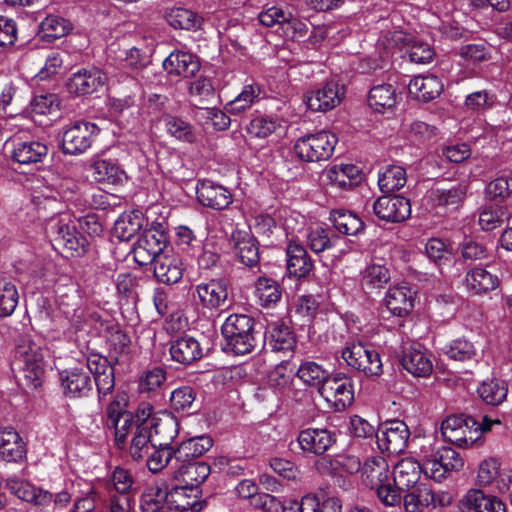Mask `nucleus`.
<instances>
[{
    "mask_svg": "<svg viewBox=\"0 0 512 512\" xmlns=\"http://www.w3.org/2000/svg\"><path fill=\"white\" fill-rule=\"evenodd\" d=\"M255 319L246 314H231L224 321L221 333L224 338L223 349L235 355L251 353L260 341Z\"/></svg>",
    "mask_w": 512,
    "mask_h": 512,
    "instance_id": "nucleus-1",
    "label": "nucleus"
},
{
    "mask_svg": "<svg viewBox=\"0 0 512 512\" xmlns=\"http://www.w3.org/2000/svg\"><path fill=\"white\" fill-rule=\"evenodd\" d=\"M362 482L366 487L375 490L379 501L385 506L401 504L402 495L393 487L389 464L382 456H373L364 462Z\"/></svg>",
    "mask_w": 512,
    "mask_h": 512,
    "instance_id": "nucleus-2",
    "label": "nucleus"
},
{
    "mask_svg": "<svg viewBox=\"0 0 512 512\" xmlns=\"http://www.w3.org/2000/svg\"><path fill=\"white\" fill-rule=\"evenodd\" d=\"M46 235L53 248L71 256H82L86 252L87 239L76 226L63 218H51L45 227Z\"/></svg>",
    "mask_w": 512,
    "mask_h": 512,
    "instance_id": "nucleus-3",
    "label": "nucleus"
},
{
    "mask_svg": "<svg viewBox=\"0 0 512 512\" xmlns=\"http://www.w3.org/2000/svg\"><path fill=\"white\" fill-rule=\"evenodd\" d=\"M13 365L22 373L28 387L41 386L45 373L44 351L31 340H23L16 346Z\"/></svg>",
    "mask_w": 512,
    "mask_h": 512,
    "instance_id": "nucleus-4",
    "label": "nucleus"
},
{
    "mask_svg": "<svg viewBox=\"0 0 512 512\" xmlns=\"http://www.w3.org/2000/svg\"><path fill=\"white\" fill-rule=\"evenodd\" d=\"M338 138L335 134L321 130L298 138L294 145L296 155L306 162H321L331 158Z\"/></svg>",
    "mask_w": 512,
    "mask_h": 512,
    "instance_id": "nucleus-5",
    "label": "nucleus"
},
{
    "mask_svg": "<svg viewBox=\"0 0 512 512\" xmlns=\"http://www.w3.org/2000/svg\"><path fill=\"white\" fill-rule=\"evenodd\" d=\"M341 358L353 370L366 377L380 376L383 364L380 354L362 342H349L341 351Z\"/></svg>",
    "mask_w": 512,
    "mask_h": 512,
    "instance_id": "nucleus-6",
    "label": "nucleus"
},
{
    "mask_svg": "<svg viewBox=\"0 0 512 512\" xmlns=\"http://www.w3.org/2000/svg\"><path fill=\"white\" fill-rule=\"evenodd\" d=\"M100 129L95 123L80 120L64 128L61 149L64 154L78 155L91 147Z\"/></svg>",
    "mask_w": 512,
    "mask_h": 512,
    "instance_id": "nucleus-7",
    "label": "nucleus"
},
{
    "mask_svg": "<svg viewBox=\"0 0 512 512\" xmlns=\"http://www.w3.org/2000/svg\"><path fill=\"white\" fill-rule=\"evenodd\" d=\"M319 394L336 411H343L354 401L352 379L342 373L329 376L327 381L319 387Z\"/></svg>",
    "mask_w": 512,
    "mask_h": 512,
    "instance_id": "nucleus-8",
    "label": "nucleus"
},
{
    "mask_svg": "<svg viewBox=\"0 0 512 512\" xmlns=\"http://www.w3.org/2000/svg\"><path fill=\"white\" fill-rule=\"evenodd\" d=\"M106 81V74L100 68L91 66L72 73L67 78L65 87L70 95L80 97L98 92Z\"/></svg>",
    "mask_w": 512,
    "mask_h": 512,
    "instance_id": "nucleus-9",
    "label": "nucleus"
},
{
    "mask_svg": "<svg viewBox=\"0 0 512 512\" xmlns=\"http://www.w3.org/2000/svg\"><path fill=\"white\" fill-rule=\"evenodd\" d=\"M376 443L382 452L400 454L407 448L410 431L404 421L392 420L376 432Z\"/></svg>",
    "mask_w": 512,
    "mask_h": 512,
    "instance_id": "nucleus-10",
    "label": "nucleus"
},
{
    "mask_svg": "<svg viewBox=\"0 0 512 512\" xmlns=\"http://www.w3.org/2000/svg\"><path fill=\"white\" fill-rule=\"evenodd\" d=\"M399 364L414 377H427L433 371L429 352L419 343L405 344L397 352Z\"/></svg>",
    "mask_w": 512,
    "mask_h": 512,
    "instance_id": "nucleus-11",
    "label": "nucleus"
},
{
    "mask_svg": "<svg viewBox=\"0 0 512 512\" xmlns=\"http://www.w3.org/2000/svg\"><path fill=\"white\" fill-rule=\"evenodd\" d=\"M372 212L382 221L398 223L410 216L411 204L400 195H383L373 202Z\"/></svg>",
    "mask_w": 512,
    "mask_h": 512,
    "instance_id": "nucleus-12",
    "label": "nucleus"
},
{
    "mask_svg": "<svg viewBox=\"0 0 512 512\" xmlns=\"http://www.w3.org/2000/svg\"><path fill=\"white\" fill-rule=\"evenodd\" d=\"M338 434L326 428H306L299 432L297 443L305 454L321 456L337 442Z\"/></svg>",
    "mask_w": 512,
    "mask_h": 512,
    "instance_id": "nucleus-13",
    "label": "nucleus"
},
{
    "mask_svg": "<svg viewBox=\"0 0 512 512\" xmlns=\"http://www.w3.org/2000/svg\"><path fill=\"white\" fill-rule=\"evenodd\" d=\"M59 381L65 397H87L93 389L92 379L85 366L68 368L59 372Z\"/></svg>",
    "mask_w": 512,
    "mask_h": 512,
    "instance_id": "nucleus-14",
    "label": "nucleus"
},
{
    "mask_svg": "<svg viewBox=\"0 0 512 512\" xmlns=\"http://www.w3.org/2000/svg\"><path fill=\"white\" fill-rule=\"evenodd\" d=\"M193 296L203 309H222L228 306L227 282L222 278H218L200 283L196 285Z\"/></svg>",
    "mask_w": 512,
    "mask_h": 512,
    "instance_id": "nucleus-15",
    "label": "nucleus"
},
{
    "mask_svg": "<svg viewBox=\"0 0 512 512\" xmlns=\"http://www.w3.org/2000/svg\"><path fill=\"white\" fill-rule=\"evenodd\" d=\"M6 488L19 499L31 503L39 511H43L46 507L51 505L53 500V493L38 488L19 479L15 476L8 477L5 480Z\"/></svg>",
    "mask_w": 512,
    "mask_h": 512,
    "instance_id": "nucleus-16",
    "label": "nucleus"
},
{
    "mask_svg": "<svg viewBox=\"0 0 512 512\" xmlns=\"http://www.w3.org/2000/svg\"><path fill=\"white\" fill-rule=\"evenodd\" d=\"M163 69L170 77L191 78L194 77L201 68L199 58L186 51H172L163 61Z\"/></svg>",
    "mask_w": 512,
    "mask_h": 512,
    "instance_id": "nucleus-17",
    "label": "nucleus"
},
{
    "mask_svg": "<svg viewBox=\"0 0 512 512\" xmlns=\"http://www.w3.org/2000/svg\"><path fill=\"white\" fill-rule=\"evenodd\" d=\"M335 81L326 82L321 88L305 96L307 107L314 112H326L340 104L344 92Z\"/></svg>",
    "mask_w": 512,
    "mask_h": 512,
    "instance_id": "nucleus-18",
    "label": "nucleus"
},
{
    "mask_svg": "<svg viewBox=\"0 0 512 512\" xmlns=\"http://www.w3.org/2000/svg\"><path fill=\"white\" fill-rule=\"evenodd\" d=\"M9 145H11L10 157L11 159L20 165H34L42 163L47 157L49 148L46 144L35 141L21 139H13Z\"/></svg>",
    "mask_w": 512,
    "mask_h": 512,
    "instance_id": "nucleus-19",
    "label": "nucleus"
},
{
    "mask_svg": "<svg viewBox=\"0 0 512 512\" xmlns=\"http://www.w3.org/2000/svg\"><path fill=\"white\" fill-rule=\"evenodd\" d=\"M234 253L243 265L253 268L259 264L260 255L257 239L248 231L235 229L230 237Z\"/></svg>",
    "mask_w": 512,
    "mask_h": 512,
    "instance_id": "nucleus-20",
    "label": "nucleus"
},
{
    "mask_svg": "<svg viewBox=\"0 0 512 512\" xmlns=\"http://www.w3.org/2000/svg\"><path fill=\"white\" fill-rule=\"evenodd\" d=\"M210 472V466L203 461L174 465L175 479L187 486L191 493H199V486L208 478Z\"/></svg>",
    "mask_w": 512,
    "mask_h": 512,
    "instance_id": "nucleus-21",
    "label": "nucleus"
},
{
    "mask_svg": "<svg viewBox=\"0 0 512 512\" xmlns=\"http://www.w3.org/2000/svg\"><path fill=\"white\" fill-rule=\"evenodd\" d=\"M198 201L205 207L223 210L232 202V194L222 185L210 180L200 181L196 187Z\"/></svg>",
    "mask_w": 512,
    "mask_h": 512,
    "instance_id": "nucleus-22",
    "label": "nucleus"
},
{
    "mask_svg": "<svg viewBox=\"0 0 512 512\" xmlns=\"http://www.w3.org/2000/svg\"><path fill=\"white\" fill-rule=\"evenodd\" d=\"M153 414V407L149 404L138 408L136 413L124 414L122 417L113 420L112 423L107 425L109 428L114 429L115 444L119 449L126 448L128 444L129 431L135 428L136 425L143 418H148Z\"/></svg>",
    "mask_w": 512,
    "mask_h": 512,
    "instance_id": "nucleus-23",
    "label": "nucleus"
},
{
    "mask_svg": "<svg viewBox=\"0 0 512 512\" xmlns=\"http://www.w3.org/2000/svg\"><path fill=\"white\" fill-rule=\"evenodd\" d=\"M422 472L421 464L415 459H401L394 467L392 485L401 494V491L418 485Z\"/></svg>",
    "mask_w": 512,
    "mask_h": 512,
    "instance_id": "nucleus-24",
    "label": "nucleus"
},
{
    "mask_svg": "<svg viewBox=\"0 0 512 512\" xmlns=\"http://www.w3.org/2000/svg\"><path fill=\"white\" fill-rule=\"evenodd\" d=\"M287 271L298 279L306 278L314 268V263L305 247L294 241L289 242L286 248Z\"/></svg>",
    "mask_w": 512,
    "mask_h": 512,
    "instance_id": "nucleus-25",
    "label": "nucleus"
},
{
    "mask_svg": "<svg viewBox=\"0 0 512 512\" xmlns=\"http://www.w3.org/2000/svg\"><path fill=\"white\" fill-rule=\"evenodd\" d=\"M169 352L173 361L185 366L191 365L203 356L199 341L187 335L171 341Z\"/></svg>",
    "mask_w": 512,
    "mask_h": 512,
    "instance_id": "nucleus-26",
    "label": "nucleus"
},
{
    "mask_svg": "<svg viewBox=\"0 0 512 512\" xmlns=\"http://www.w3.org/2000/svg\"><path fill=\"white\" fill-rule=\"evenodd\" d=\"M184 272L182 259L173 254L159 256L153 268L154 277L158 282L166 285L178 283Z\"/></svg>",
    "mask_w": 512,
    "mask_h": 512,
    "instance_id": "nucleus-27",
    "label": "nucleus"
},
{
    "mask_svg": "<svg viewBox=\"0 0 512 512\" xmlns=\"http://www.w3.org/2000/svg\"><path fill=\"white\" fill-rule=\"evenodd\" d=\"M464 507L472 512H506V505L495 495L471 489L463 498Z\"/></svg>",
    "mask_w": 512,
    "mask_h": 512,
    "instance_id": "nucleus-28",
    "label": "nucleus"
},
{
    "mask_svg": "<svg viewBox=\"0 0 512 512\" xmlns=\"http://www.w3.org/2000/svg\"><path fill=\"white\" fill-rule=\"evenodd\" d=\"M409 93L416 99L429 102L443 91L442 81L435 75L417 76L410 80Z\"/></svg>",
    "mask_w": 512,
    "mask_h": 512,
    "instance_id": "nucleus-29",
    "label": "nucleus"
},
{
    "mask_svg": "<svg viewBox=\"0 0 512 512\" xmlns=\"http://www.w3.org/2000/svg\"><path fill=\"white\" fill-rule=\"evenodd\" d=\"M264 345L272 351H291L296 339L290 327L283 323H272L265 332Z\"/></svg>",
    "mask_w": 512,
    "mask_h": 512,
    "instance_id": "nucleus-30",
    "label": "nucleus"
},
{
    "mask_svg": "<svg viewBox=\"0 0 512 512\" xmlns=\"http://www.w3.org/2000/svg\"><path fill=\"white\" fill-rule=\"evenodd\" d=\"M146 222L140 210L124 212L114 223V235L121 241H129L143 229Z\"/></svg>",
    "mask_w": 512,
    "mask_h": 512,
    "instance_id": "nucleus-31",
    "label": "nucleus"
},
{
    "mask_svg": "<svg viewBox=\"0 0 512 512\" xmlns=\"http://www.w3.org/2000/svg\"><path fill=\"white\" fill-rule=\"evenodd\" d=\"M213 446L210 436L202 435L182 441L175 449L176 463L195 462Z\"/></svg>",
    "mask_w": 512,
    "mask_h": 512,
    "instance_id": "nucleus-32",
    "label": "nucleus"
},
{
    "mask_svg": "<svg viewBox=\"0 0 512 512\" xmlns=\"http://www.w3.org/2000/svg\"><path fill=\"white\" fill-rule=\"evenodd\" d=\"M90 169L93 179L99 183L119 185L127 180L125 171L113 159L96 160Z\"/></svg>",
    "mask_w": 512,
    "mask_h": 512,
    "instance_id": "nucleus-33",
    "label": "nucleus"
},
{
    "mask_svg": "<svg viewBox=\"0 0 512 512\" xmlns=\"http://www.w3.org/2000/svg\"><path fill=\"white\" fill-rule=\"evenodd\" d=\"M25 454V444L17 431L0 429V457L7 462H18Z\"/></svg>",
    "mask_w": 512,
    "mask_h": 512,
    "instance_id": "nucleus-34",
    "label": "nucleus"
},
{
    "mask_svg": "<svg viewBox=\"0 0 512 512\" xmlns=\"http://www.w3.org/2000/svg\"><path fill=\"white\" fill-rule=\"evenodd\" d=\"M384 301L387 309L394 316L405 317L413 309L412 293L406 286L390 287Z\"/></svg>",
    "mask_w": 512,
    "mask_h": 512,
    "instance_id": "nucleus-35",
    "label": "nucleus"
},
{
    "mask_svg": "<svg viewBox=\"0 0 512 512\" xmlns=\"http://www.w3.org/2000/svg\"><path fill=\"white\" fill-rule=\"evenodd\" d=\"M464 282L466 288L476 295L492 291L499 285L498 277L482 267H474L468 270Z\"/></svg>",
    "mask_w": 512,
    "mask_h": 512,
    "instance_id": "nucleus-36",
    "label": "nucleus"
},
{
    "mask_svg": "<svg viewBox=\"0 0 512 512\" xmlns=\"http://www.w3.org/2000/svg\"><path fill=\"white\" fill-rule=\"evenodd\" d=\"M407 491L402 496L406 512H422L425 507L435 504V495L432 488L426 483H419Z\"/></svg>",
    "mask_w": 512,
    "mask_h": 512,
    "instance_id": "nucleus-37",
    "label": "nucleus"
},
{
    "mask_svg": "<svg viewBox=\"0 0 512 512\" xmlns=\"http://www.w3.org/2000/svg\"><path fill=\"white\" fill-rule=\"evenodd\" d=\"M254 288L258 303L264 308L275 306L281 300V285L277 280L271 277H258L255 281Z\"/></svg>",
    "mask_w": 512,
    "mask_h": 512,
    "instance_id": "nucleus-38",
    "label": "nucleus"
},
{
    "mask_svg": "<svg viewBox=\"0 0 512 512\" xmlns=\"http://www.w3.org/2000/svg\"><path fill=\"white\" fill-rule=\"evenodd\" d=\"M146 251H150L157 258L164 253L168 238L164 226L161 223L153 224L149 229H145L137 240Z\"/></svg>",
    "mask_w": 512,
    "mask_h": 512,
    "instance_id": "nucleus-39",
    "label": "nucleus"
},
{
    "mask_svg": "<svg viewBox=\"0 0 512 512\" xmlns=\"http://www.w3.org/2000/svg\"><path fill=\"white\" fill-rule=\"evenodd\" d=\"M152 434L155 447H172L173 440L178 435V422L173 417L164 419L151 415Z\"/></svg>",
    "mask_w": 512,
    "mask_h": 512,
    "instance_id": "nucleus-40",
    "label": "nucleus"
},
{
    "mask_svg": "<svg viewBox=\"0 0 512 512\" xmlns=\"http://www.w3.org/2000/svg\"><path fill=\"white\" fill-rule=\"evenodd\" d=\"M166 20L171 27L188 31H197L202 28L204 23L201 15L182 7L172 8L166 14Z\"/></svg>",
    "mask_w": 512,
    "mask_h": 512,
    "instance_id": "nucleus-41",
    "label": "nucleus"
},
{
    "mask_svg": "<svg viewBox=\"0 0 512 512\" xmlns=\"http://www.w3.org/2000/svg\"><path fill=\"white\" fill-rule=\"evenodd\" d=\"M468 186L459 183L450 188H435L431 192V198L438 206L456 209L464 202Z\"/></svg>",
    "mask_w": 512,
    "mask_h": 512,
    "instance_id": "nucleus-42",
    "label": "nucleus"
},
{
    "mask_svg": "<svg viewBox=\"0 0 512 512\" xmlns=\"http://www.w3.org/2000/svg\"><path fill=\"white\" fill-rule=\"evenodd\" d=\"M152 426L144 425L138 432L134 439H130L127 447L128 455L133 461L140 462L149 455L152 448L155 447L153 443Z\"/></svg>",
    "mask_w": 512,
    "mask_h": 512,
    "instance_id": "nucleus-43",
    "label": "nucleus"
},
{
    "mask_svg": "<svg viewBox=\"0 0 512 512\" xmlns=\"http://www.w3.org/2000/svg\"><path fill=\"white\" fill-rule=\"evenodd\" d=\"M396 102V90L391 84H378L369 91L368 103L376 112L391 109L395 106Z\"/></svg>",
    "mask_w": 512,
    "mask_h": 512,
    "instance_id": "nucleus-44",
    "label": "nucleus"
},
{
    "mask_svg": "<svg viewBox=\"0 0 512 512\" xmlns=\"http://www.w3.org/2000/svg\"><path fill=\"white\" fill-rule=\"evenodd\" d=\"M330 220L335 229L345 235H357L364 230V222L354 213L345 210H333Z\"/></svg>",
    "mask_w": 512,
    "mask_h": 512,
    "instance_id": "nucleus-45",
    "label": "nucleus"
},
{
    "mask_svg": "<svg viewBox=\"0 0 512 512\" xmlns=\"http://www.w3.org/2000/svg\"><path fill=\"white\" fill-rule=\"evenodd\" d=\"M167 133L177 140L194 143L197 139V134L194 126L176 115H165L163 119Z\"/></svg>",
    "mask_w": 512,
    "mask_h": 512,
    "instance_id": "nucleus-46",
    "label": "nucleus"
},
{
    "mask_svg": "<svg viewBox=\"0 0 512 512\" xmlns=\"http://www.w3.org/2000/svg\"><path fill=\"white\" fill-rule=\"evenodd\" d=\"M71 23L63 17L48 15L39 25V32L42 39L54 41L68 34L71 30Z\"/></svg>",
    "mask_w": 512,
    "mask_h": 512,
    "instance_id": "nucleus-47",
    "label": "nucleus"
},
{
    "mask_svg": "<svg viewBox=\"0 0 512 512\" xmlns=\"http://www.w3.org/2000/svg\"><path fill=\"white\" fill-rule=\"evenodd\" d=\"M296 376L307 386L319 387L327 381L330 374L314 361L303 362L296 371Z\"/></svg>",
    "mask_w": 512,
    "mask_h": 512,
    "instance_id": "nucleus-48",
    "label": "nucleus"
},
{
    "mask_svg": "<svg viewBox=\"0 0 512 512\" xmlns=\"http://www.w3.org/2000/svg\"><path fill=\"white\" fill-rule=\"evenodd\" d=\"M477 393L483 402L496 406L506 399L508 387L504 381L491 379L483 381L478 387Z\"/></svg>",
    "mask_w": 512,
    "mask_h": 512,
    "instance_id": "nucleus-49",
    "label": "nucleus"
},
{
    "mask_svg": "<svg viewBox=\"0 0 512 512\" xmlns=\"http://www.w3.org/2000/svg\"><path fill=\"white\" fill-rule=\"evenodd\" d=\"M406 171L401 166L390 165L379 174L378 185L383 193H392L406 184Z\"/></svg>",
    "mask_w": 512,
    "mask_h": 512,
    "instance_id": "nucleus-50",
    "label": "nucleus"
},
{
    "mask_svg": "<svg viewBox=\"0 0 512 512\" xmlns=\"http://www.w3.org/2000/svg\"><path fill=\"white\" fill-rule=\"evenodd\" d=\"M19 301L16 285L5 277H0V317L11 316Z\"/></svg>",
    "mask_w": 512,
    "mask_h": 512,
    "instance_id": "nucleus-51",
    "label": "nucleus"
},
{
    "mask_svg": "<svg viewBox=\"0 0 512 512\" xmlns=\"http://www.w3.org/2000/svg\"><path fill=\"white\" fill-rule=\"evenodd\" d=\"M189 488L187 486H175L170 490L166 489V506L170 510H182L189 506H192L200 502L197 497L198 493H188Z\"/></svg>",
    "mask_w": 512,
    "mask_h": 512,
    "instance_id": "nucleus-52",
    "label": "nucleus"
},
{
    "mask_svg": "<svg viewBox=\"0 0 512 512\" xmlns=\"http://www.w3.org/2000/svg\"><path fill=\"white\" fill-rule=\"evenodd\" d=\"M338 237L329 229L316 227L307 234V245L316 254L332 249Z\"/></svg>",
    "mask_w": 512,
    "mask_h": 512,
    "instance_id": "nucleus-53",
    "label": "nucleus"
},
{
    "mask_svg": "<svg viewBox=\"0 0 512 512\" xmlns=\"http://www.w3.org/2000/svg\"><path fill=\"white\" fill-rule=\"evenodd\" d=\"M153 452L144 459L149 471L158 473L169 464L174 469L176 454L174 447H153Z\"/></svg>",
    "mask_w": 512,
    "mask_h": 512,
    "instance_id": "nucleus-54",
    "label": "nucleus"
},
{
    "mask_svg": "<svg viewBox=\"0 0 512 512\" xmlns=\"http://www.w3.org/2000/svg\"><path fill=\"white\" fill-rule=\"evenodd\" d=\"M468 421H470V424H464L463 427L458 428L453 432H451L450 429L449 431L444 432L443 437L445 440L459 447H468L473 445L478 440V436L475 435V429L479 428V426L477 425L476 418H468Z\"/></svg>",
    "mask_w": 512,
    "mask_h": 512,
    "instance_id": "nucleus-55",
    "label": "nucleus"
},
{
    "mask_svg": "<svg viewBox=\"0 0 512 512\" xmlns=\"http://www.w3.org/2000/svg\"><path fill=\"white\" fill-rule=\"evenodd\" d=\"M259 94V86L254 84L245 85L241 93L225 105L226 112L235 115L244 112L252 106Z\"/></svg>",
    "mask_w": 512,
    "mask_h": 512,
    "instance_id": "nucleus-56",
    "label": "nucleus"
},
{
    "mask_svg": "<svg viewBox=\"0 0 512 512\" xmlns=\"http://www.w3.org/2000/svg\"><path fill=\"white\" fill-rule=\"evenodd\" d=\"M166 488L150 485L145 488L140 499L142 512H160L166 505Z\"/></svg>",
    "mask_w": 512,
    "mask_h": 512,
    "instance_id": "nucleus-57",
    "label": "nucleus"
},
{
    "mask_svg": "<svg viewBox=\"0 0 512 512\" xmlns=\"http://www.w3.org/2000/svg\"><path fill=\"white\" fill-rule=\"evenodd\" d=\"M444 353L455 361H468L476 356V349L472 342L465 338H458L445 345Z\"/></svg>",
    "mask_w": 512,
    "mask_h": 512,
    "instance_id": "nucleus-58",
    "label": "nucleus"
},
{
    "mask_svg": "<svg viewBox=\"0 0 512 512\" xmlns=\"http://www.w3.org/2000/svg\"><path fill=\"white\" fill-rule=\"evenodd\" d=\"M196 398L195 390L190 386H182L172 391L170 402L177 412L190 414Z\"/></svg>",
    "mask_w": 512,
    "mask_h": 512,
    "instance_id": "nucleus-59",
    "label": "nucleus"
},
{
    "mask_svg": "<svg viewBox=\"0 0 512 512\" xmlns=\"http://www.w3.org/2000/svg\"><path fill=\"white\" fill-rule=\"evenodd\" d=\"M506 218V211L501 206H487L479 215V225L484 231H492L500 227Z\"/></svg>",
    "mask_w": 512,
    "mask_h": 512,
    "instance_id": "nucleus-60",
    "label": "nucleus"
},
{
    "mask_svg": "<svg viewBox=\"0 0 512 512\" xmlns=\"http://www.w3.org/2000/svg\"><path fill=\"white\" fill-rule=\"evenodd\" d=\"M436 461L440 462V466L444 472L459 471L464 466V460L459 452L451 447H441L435 451Z\"/></svg>",
    "mask_w": 512,
    "mask_h": 512,
    "instance_id": "nucleus-61",
    "label": "nucleus"
},
{
    "mask_svg": "<svg viewBox=\"0 0 512 512\" xmlns=\"http://www.w3.org/2000/svg\"><path fill=\"white\" fill-rule=\"evenodd\" d=\"M108 333L109 350L115 354L128 355L130 353V337L117 325L110 326Z\"/></svg>",
    "mask_w": 512,
    "mask_h": 512,
    "instance_id": "nucleus-62",
    "label": "nucleus"
},
{
    "mask_svg": "<svg viewBox=\"0 0 512 512\" xmlns=\"http://www.w3.org/2000/svg\"><path fill=\"white\" fill-rule=\"evenodd\" d=\"M33 203L37 210L38 217L48 221L51 218H56L55 215L59 213L61 206L60 201L53 195H35L33 197Z\"/></svg>",
    "mask_w": 512,
    "mask_h": 512,
    "instance_id": "nucleus-63",
    "label": "nucleus"
},
{
    "mask_svg": "<svg viewBox=\"0 0 512 512\" xmlns=\"http://www.w3.org/2000/svg\"><path fill=\"white\" fill-rule=\"evenodd\" d=\"M166 380V371L161 367H154L147 370L140 378L139 390L140 392L150 393L159 389Z\"/></svg>",
    "mask_w": 512,
    "mask_h": 512,
    "instance_id": "nucleus-64",
    "label": "nucleus"
}]
</instances>
